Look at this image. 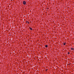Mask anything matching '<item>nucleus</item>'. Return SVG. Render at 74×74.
<instances>
[{"label": "nucleus", "mask_w": 74, "mask_h": 74, "mask_svg": "<svg viewBox=\"0 0 74 74\" xmlns=\"http://www.w3.org/2000/svg\"><path fill=\"white\" fill-rule=\"evenodd\" d=\"M26 2L25 1H23V4L25 5V4H26Z\"/></svg>", "instance_id": "1"}, {"label": "nucleus", "mask_w": 74, "mask_h": 74, "mask_svg": "<svg viewBox=\"0 0 74 74\" xmlns=\"http://www.w3.org/2000/svg\"><path fill=\"white\" fill-rule=\"evenodd\" d=\"M29 29L30 30H33V29L32 28H29Z\"/></svg>", "instance_id": "2"}, {"label": "nucleus", "mask_w": 74, "mask_h": 74, "mask_svg": "<svg viewBox=\"0 0 74 74\" xmlns=\"http://www.w3.org/2000/svg\"><path fill=\"white\" fill-rule=\"evenodd\" d=\"M45 47L46 48H47L48 47V45H45Z\"/></svg>", "instance_id": "3"}, {"label": "nucleus", "mask_w": 74, "mask_h": 74, "mask_svg": "<svg viewBox=\"0 0 74 74\" xmlns=\"http://www.w3.org/2000/svg\"><path fill=\"white\" fill-rule=\"evenodd\" d=\"M71 49L72 50H74V49H73V48H71Z\"/></svg>", "instance_id": "4"}, {"label": "nucleus", "mask_w": 74, "mask_h": 74, "mask_svg": "<svg viewBox=\"0 0 74 74\" xmlns=\"http://www.w3.org/2000/svg\"><path fill=\"white\" fill-rule=\"evenodd\" d=\"M69 53H70V52H68V55H69Z\"/></svg>", "instance_id": "5"}, {"label": "nucleus", "mask_w": 74, "mask_h": 74, "mask_svg": "<svg viewBox=\"0 0 74 74\" xmlns=\"http://www.w3.org/2000/svg\"><path fill=\"white\" fill-rule=\"evenodd\" d=\"M64 45H66V44L65 43H64Z\"/></svg>", "instance_id": "6"}, {"label": "nucleus", "mask_w": 74, "mask_h": 74, "mask_svg": "<svg viewBox=\"0 0 74 74\" xmlns=\"http://www.w3.org/2000/svg\"><path fill=\"white\" fill-rule=\"evenodd\" d=\"M28 22L27 21H26V23H28Z\"/></svg>", "instance_id": "7"}, {"label": "nucleus", "mask_w": 74, "mask_h": 74, "mask_svg": "<svg viewBox=\"0 0 74 74\" xmlns=\"http://www.w3.org/2000/svg\"><path fill=\"white\" fill-rule=\"evenodd\" d=\"M28 24H29V22H28Z\"/></svg>", "instance_id": "8"}, {"label": "nucleus", "mask_w": 74, "mask_h": 74, "mask_svg": "<svg viewBox=\"0 0 74 74\" xmlns=\"http://www.w3.org/2000/svg\"><path fill=\"white\" fill-rule=\"evenodd\" d=\"M0 25H1V24H0Z\"/></svg>", "instance_id": "9"}, {"label": "nucleus", "mask_w": 74, "mask_h": 74, "mask_svg": "<svg viewBox=\"0 0 74 74\" xmlns=\"http://www.w3.org/2000/svg\"><path fill=\"white\" fill-rule=\"evenodd\" d=\"M47 70H46V71H47Z\"/></svg>", "instance_id": "10"}]
</instances>
